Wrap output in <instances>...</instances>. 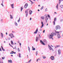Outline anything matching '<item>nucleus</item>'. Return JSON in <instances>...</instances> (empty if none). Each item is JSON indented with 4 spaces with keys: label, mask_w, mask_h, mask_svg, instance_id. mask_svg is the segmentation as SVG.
Wrapping results in <instances>:
<instances>
[{
    "label": "nucleus",
    "mask_w": 63,
    "mask_h": 63,
    "mask_svg": "<svg viewBox=\"0 0 63 63\" xmlns=\"http://www.w3.org/2000/svg\"><path fill=\"white\" fill-rule=\"evenodd\" d=\"M54 36H56V33L54 32H52L51 33V34L49 36V38L50 39H53V37Z\"/></svg>",
    "instance_id": "obj_1"
},
{
    "label": "nucleus",
    "mask_w": 63,
    "mask_h": 63,
    "mask_svg": "<svg viewBox=\"0 0 63 63\" xmlns=\"http://www.w3.org/2000/svg\"><path fill=\"white\" fill-rule=\"evenodd\" d=\"M61 28L59 25H57L55 27V29L56 30H58V29H60Z\"/></svg>",
    "instance_id": "obj_2"
},
{
    "label": "nucleus",
    "mask_w": 63,
    "mask_h": 63,
    "mask_svg": "<svg viewBox=\"0 0 63 63\" xmlns=\"http://www.w3.org/2000/svg\"><path fill=\"white\" fill-rule=\"evenodd\" d=\"M29 10V9H27L25 11L26 17H27L28 16V12H27V11H28Z\"/></svg>",
    "instance_id": "obj_3"
},
{
    "label": "nucleus",
    "mask_w": 63,
    "mask_h": 63,
    "mask_svg": "<svg viewBox=\"0 0 63 63\" xmlns=\"http://www.w3.org/2000/svg\"><path fill=\"white\" fill-rule=\"evenodd\" d=\"M48 46L49 49L50 50H52L53 51V48H51V47L50 46H49V45H48Z\"/></svg>",
    "instance_id": "obj_4"
},
{
    "label": "nucleus",
    "mask_w": 63,
    "mask_h": 63,
    "mask_svg": "<svg viewBox=\"0 0 63 63\" xmlns=\"http://www.w3.org/2000/svg\"><path fill=\"white\" fill-rule=\"evenodd\" d=\"M9 36H10L11 38H13V37H15L14 35H13V34L12 33H11L10 34H9Z\"/></svg>",
    "instance_id": "obj_5"
},
{
    "label": "nucleus",
    "mask_w": 63,
    "mask_h": 63,
    "mask_svg": "<svg viewBox=\"0 0 63 63\" xmlns=\"http://www.w3.org/2000/svg\"><path fill=\"white\" fill-rule=\"evenodd\" d=\"M58 54H59V55H60V54H61V50L60 49H58Z\"/></svg>",
    "instance_id": "obj_6"
},
{
    "label": "nucleus",
    "mask_w": 63,
    "mask_h": 63,
    "mask_svg": "<svg viewBox=\"0 0 63 63\" xmlns=\"http://www.w3.org/2000/svg\"><path fill=\"white\" fill-rule=\"evenodd\" d=\"M50 59H51L52 60H54V57L53 56H52L50 57Z\"/></svg>",
    "instance_id": "obj_7"
},
{
    "label": "nucleus",
    "mask_w": 63,
    "mask_h": 63,
    "mask_svg": "<svg viewBox=\"0 0 63 63\" xmlns=\"http://www.w3.org/2000/svg\"><path fill=\"white\" fill-rule=\"evenodd\" d=\"M28 6V4L27 3H26L25 4V5H24V7L26 9L27 8V7Z\"/></svg>",
    "instance_id": "obj_8"
},
{
    "label": "nucleus",
    "mask_w": 63,
    "mask_h": 63,
    "mask_svg": "<svg viewBox=\"0 0 63 63\" xmlns=\"http://www.w3.org/2000/svg\"><path fill=\"white\" fill-rule=\"evenodd\" d=\"M38 31V28H37L35 31L34 32V34H37Z\"/></svg>",
    "instance_id": "obj_9"
},
{
    "label": "nucleus",
    "mask_w": 63,
    "mask_h": 63,
    "mask_svg": "<svg viewBox=\"0 0 63 63\" xmlns=\"http://www.w3.org/2000/svg\"><path fill=\"white\" fill-rule=\"evenodd\" d=\"M56 18L55 17L54 20V21L53 22V23H54L53 24L54 25H55V21H56Z\"/></svg>",
    "instance_id": "obj_10"
},
{
    "label": "nucleus",
    "mask_w": 63,
    "mask_h": 63,
    "mask_svg": "<svg viewBox=\"0 0 63 63\" xmlns=\"http://www.w3.org/2000/svg\"><path fill=\"white\" fill-rule=\"evenodd\" d=\"M40 43H41V44H42L43 45H45V43H44V42H43V41H42V40H40Z\"/></svg>",
    "instance_id": "obj_11"
},
{
    "label": "nucleus",
    "mask_w": 63,
    "mask_h": 63,
    "mask_svg": "<svg viewBox=\"0 0 63 63\" xmlns=\"http://www.w3.org/2000/svg\"><path fill=\"white\" fill-rule=\"evenodd\" d=\"M47 20H48V18H47V16H46L45 18V21L46 22H47Z\"/></svg>",
    "instance_id": "obj_12"
},
{
    "label": "nucleus",
    "mask_w": 63,
    "mask_h": 63,
    "mask_svg": "<svg viewBox=\"0 0 63 63\" xmlns=\"http://www.w3.org/2000/svg\"><path fill=\"white\" fill-rule=\"evenodd\" d=\"M57 36L58 39H59V38H60V37H61L60 36V35L59 34H57Z\"/></svg>",
    "instance_id": "obj_13"
},
{
    "label": "nucleus",
    "mask_w": 63,
    "mask_h": 63,
    "mask_svg": "<svg viewBox=\"0 0 63 63\" xmlns=\"http://www.w3.org/2000/svg\"><path fill=\"white\" fill-rule=\"evenodd\" d=\"M43 42L44 43H46V44H47V40H46V39H44L43 40Z\"/></svg>",
    "instance_id": "obj_14"
},
{
    "label": "nucleus",
    "mask_w": 63,
    "mask_h": 63,
    "mask_svg": "<svg viewBox=\"0 0 63 63\" xmlns=\"http://www.w3.org/2000/svg\"><path fill=\"white\" fill-rule=\"evenodd\" d=\"M0 63H3V60L1 59V58H0Z\"/></svg>",
    "instance_id": "obj_15"
},
{
    "label": "nucleus",
    "mask_w": 63,
    "mask_h": 63,
    "mask_svg": "<svg viewBox=\"0 0 63 63\" xmlns=\"http://www.w3.org/2000/svg\"><path fill=\"white\" fill-rule=\"evenodd\" d=\"M39 39V38L38 37H36L35 39L36 42H38V39Z\"/></svg>",
    "instance_id": "obj_16"
},
{
    "label": "nucleus",
    "mask_w": 63,
    "mask_h": 63,
    "mask_svg": "<svg viewBox=\"0 0 63 63\" xmlns=\"http://www.w3.org/2000/svg\"><path fill=\"white\" fill-rule=\"evenodd\" d=\"M32 13H33V12H32L31 10L29 11V13L30 15H31V14H32Z\"/></svg>",
    "instance_id": "obj_17"
},
{
    "label": "nucleus",
    "mask_w": 63,
    "mask_h": 63,
    "mask_svg": "<svg viewBox=\"0 0 63 63\" xmlns=\"http://www.w3.org/2000/svg\"><path fill=\"white\" fill-rule=\"evenodd\" d=\"M4 35L2 33H1V38L2 39L3 38V36Z\"/></svg>",
    "instance_id": "obj_18"
},
{
    "label": "nucleus",
    "mask_w": 63,
    "mask_h": 63,
    "mask_svg": "<svg viewBox=\"0 0 63 63\" xmlns=\"http://www.w3.org/2000/svg\"><path fill=\"white\" fill-rule=\"evenodd\" d=\"M1 47L2 50H3V51H5V50L4 49V48H3V46H1Z\"/></svg>",
    "instance_id": "obj_19"
},
{
    "label": "nucleus",
    "mask_w": 63,
    "mask_h": 63,
    "mask_svg": "<svg viewBox=\"0 0 63 63\" xmlns=\"http://www.w3.org/2000/svg\"><path fill=\"white\" fill-rule=\"evenodd\" d=\"M11 6L12 8L13 9V8H14V3L13 4H11Z\"/></svg>",
    "instance_id": "obj_20"
},
{
    "label": "nucleus",
    "mask_w": 63,
    "mask_h": 63,
    "mask_svg": "<svg viewBox=\"0 0 63 63\" xmlns=\"http://www.w3.org/2000/svg\"><path fill=\"white\" fill-rule=\"evenodd\" d=\"M10 18L11 19H13V16L11 15H10Z\"/></svg>",
    "instance_id": "obj_21"
},
{
    "label": "nucleus",
    "mask_w": 63,
    "mask_h": 63,
    "mask_svg": "<svg viewBox=\"0 0 63 63\" xmlns=\"http://www.w3.org/2000/svg\"><path fill=\"white\" fill-rule=\"evenodd\" d=\"M8 62H10V63H12V61L11 60H8Z\"/></svg>",
    "instance_id": "obj_22"
},
{
    "label": "nucleus",
    "mask_w": 63,
    "mask_h": 63,
    "mask_svg": "<svg viewBox=\"0 0 63 63\" xmlns=\"http://www.w3.org/2000/svg\"><path fill=\"white\" fill-rule=\"evenodd\" d=\"M60 7L61 8L63 9V5H61V6H60Z\"/></svg>",
    "instance_id": "obj_23"
},
{
    "label": "nucleus",
    "mask_w": 63,
    "mask_h": 63,
    "mask_svg": "<svg viewBox=\"0 0 63 63\" xmlns=\"http://www.w3.org/2000/svg\"><path fill=\"white\" fill-rule=\"evenodd\" d=\"M60 47V46L58 45V46H56L55 47V48H57V47Z\"/></svg>",
    "instance_id": "obj_24"
},
{
    "label": "nucleus",
    "mask_w": 63,
    "mask_h": 63,
    "mask_svg": "<svg viewBox=\"0 0 63 63\" xmlns=\"http://www.w3.org/2000/svg\"><path fill=\"white\" fill-rule=\"evenodd\" d=\"M23 7H21V12L22 11V10H23Z\"/></svg>",
    "instance_id": "obj_25"
},
{
    "label": "nucleus",
    "mask_w": 63,
    "mask_h": 63,
    "mask_svg": "<svg viewBox=\"0 0 63 63\" xmlns=\"http://www.w3.org/2000/svg\"><path fill=\"white\" fill-rule=\"evenodd\" d=\"M15 24L16 25V26H17V24L16 23V22H15Z\"/></svg>",
    "instance_id": "obj_26"
},
{
    "label": "nucleus",
    "mask_w": 63,
    "mask_h": 63,
    "mask_svg": "<svg viewBox=\"0 0 63 63\" xmlns=\"http://www.w3.org/2000/svg\"><path fill=\"white\" fill-rule=\"evenodd\" d=\"M11 52L10 53V54H13L14 53V51H11Z\"/></svg>",
    "instance_id": "obj_27"
},
{
    "label": "nucleus",
    "mask_w": 63,
    "mask_h": 63,
    "mask_svg": "<svg viewBox=\"0 0 63 63\" xmlns=\"http://www.w3.org/2000/svg\"><path fill=\"white\" fill-rule=\"evenodd\" d=\"M20 17L19 18V20H18V22H19V21H20Z\"/></svg>",
    "instance_id": "obj_28"
},
{
    "label": "nucleus",
    "mask_w": 63,
    "mask_h": 63,
    "mask_svg": "<svg viewBox=\"0 0 63 63\" xmlns=\"http://www.w3.org/2000/svg\"><path fill=\"white\" fill-rule=\"evenodd\" d=\"M11 45H13L14 44V43H13V42L12 41H11Z\"/></svg>",
    "instance_id": "obj_29"
},
{
    "label": "nucleus",
    "mask_w": 63,
    "mask_h": 63,
    "mask_svg": "<svg viewBox=\"0 0 63 63\" xmlns=\"http://www.w3.org/2000/svg\"><path fill=\"white\" fill-rule=\"evenodd\" d=\"M44 8V6H42L40 10H43V8Z\"/></svg>",
    "instance_id": "obj_30"
},
{
    "label": "nucleus",
    "mask_w": 63,
    "mask_h": 63,
    "mask_svg": "<svg viewBox=\"0 0 63 63\" xmlns=\"http://www.w3.org/2000/svg\"><path fill=\"white\" fill-rule=\"evenodd\" d=\"M19 57H21L20 56H21V54L20 53H19Z\"/></svg>",
    "instance_id": "obj_31"
},
{
    "label": "nucleus",
    "mask_w": 63,
    "mask_h": 63,
    "mask_svg": "<svg viewBox=\"0 0 63 63\" xmlns=\"http://www.w3.org/2000/svg\"><path fill=\"white\" fill-rule=\"evenodd\" d=\"M55 32L56 33H59V32H58L56 31H55Z\"/></svg>",
    "instance_id": "obj_32"
},
{
    "label": "nucleus",
    "mask_w": 63,
    "mask_h": 63,
    "mask_svg": "<svg viewBox=\"0 0 63 63\" xmlns=\"http://www.w3.org/2000/svg\"><path fill=\"white\" fill-rule=\"evenodd\" d=\"M43 59H45V58H46V57L45 56H43Z\"/></svg>",
    "instance_id": "obj_33"
},
{
    "label": "nucleus",
    "mask_w": 63,
    "mask_h": 63,
    "mask_svg": "<svg viewBox=\"0 0 63 63\" xmlns=\"http://www.w3.org/2000/svg\"><path fill=\"white\" fill-rule=\"evenodd\" d=\"M41 24H42V25L43 26H44V24L43 23V22H41Z\"/></svg>",
    "instance_id": "obj_34"
},
{
    "label": "nucleus",
    "mask_w": 63,
    "mask_h": 63,
    "mask_svg": "<svg viewBox=\"0 0 63 63\" xmlns=\"http://www.w3.org/2000/svg\"><path fill=\"white\" fill-rule=\"evenodd\" d=\"M39 38H41V36L40 34H39Z\"/></svg>",
    "instance_id": "obj_35"
},
{
    "label": "nucleus",
    "mask_w": 63,
    "mask_h": 63,
    "mask_svg": "<svg viewBox=\"0 0 63 63\" xmlns=\"http://www.w3.org/2000/svg\"><path fill=\"white\" fill-rule=\"evenodd\" d=\"M32 50H35L36 49L35 48H33L32 49Z\"/></svg>",
    "instance_id": "obj_36"
},
{
    "label": "nucleus",
    "mask_w": 63,
    "mask_h": 63,
    "mask_svg": "<svg viewBox=\"0 0 63 63\" xmlns=\"http://www.w3.org/2000/svg\"><path fill=\"white\" fill-rule=\"evenodd\" d=\"M5 58V57H2V59L3 60H4Z\"/></svg>",
    "instance_id": "obj_37"
},
{
    "label": "nucleus",
    "mask_w": 63,
    "mask_h": 63,
    "mask_svg": "<svg viewBox=\"0 0 63 63\" xmlns=\"http://www.w3.org/2000/svg\"><path fill=\"white\" fill-rule=\"evenodd\" d=\"M17 50L18 51H20V50H19V48H18L17 49Z\"/></svg>",
    "instance_id": "obj_38"
},
{
    "label": "nucleus",
    "mask_w": 63,
    "mask_h": 63,
    "mask_svg": "<svg viewBox=\"0 0 63 63\" xmlns=\"http://www.w3.org/2000/svg\"><path fill=\"white\" fill-rule=\"evenodd\" d=\"M61 0H59V4H60L61 3Z\"/></svg>",
    "instance_id": "obj_39"
},
{
    "label": "nucleus",
    "mask_w": 63,
    "mask_h": 63,
    "mask_svg": "<svg viewBox=\"0 0 63 63\" xmlns=\"http://www.w3.org/2000/svg\"><path fill=\"white\" fill-rule=\"evenodd\" d=\"M44 17H41V18L42 19H44Z\"/></svg>",
    "instance_id": "obj_40"
},
{
    "label": "nucleus",
    "mask_w": 63,
    "mask_h": 63,
    "mask_svg": "<svg viewBox=\"0 0 63 63\" xmlns=\"http://www.w3.org/2000/svg\"><path fill=\"white\" fill-rule=\"evenodd\" d=\"M36 56L37 55V54H38V51H36Z\"/></svg>",
    "instance_id": "obj_41"
},
{
    "label": "nucleus",
    "mask_w": 63,
    "mask_h": 63,
    "mask_svg": "<svg viewBox=\"0 0 63 63\" xmlns=\"http://www.w3.org/2000/svg\"><path fill=\"white\" fill-rule=\"evenodd\" d=\"M1 21L2 22H3V19H1Z\"/></svg>",
    "instance_id": "obj_42"
},
{
    "label": "nucleus",
    "mask_w": 63,
    "mask_h": 63,
    "mask_svg": "<svg viewBox=\"0 0 63 63\" xmlns=\"http://www.w3.org/2000/svg\"><path fill=\"white\" fill-rule=\"evenodd\" d=\"M31 59L28 62L29 63H30V62H31Z\"/></svg>",
    "instance_id": "obj_43"
},
{
    "label": "nucleus",
    "mask_w": 63,
    "mask_h": 63,
    "mask_svg": "<svg viewBox=\"0 0 63 63\" xmlns=\"http://www.w3.org/2000/svg\"><path fill=\"white\" fill-rule=\"evenodd\" d=\"M47 8H46L45 10V11L47 12Z\"/></svg>",
    "instance_id": "obj_44"
},
{
    "label": "nucleus",
    "mask_w": 63,
    "mask_h": 63,
    "mask_svg": "<svg viewBox=\"0 0 63 63\" xmlns=\"http://www.w3.org/2000/svg\"><path fill=\"white\" fill-rule=\"evenodd\" d=\"M48 16L49 18H50V16L48 14Z\"/></svg>",
    "instance_id": "obj_45"
},
{
    "label": "nucleus",
    "mask_w": 63,
    "mask_h": 63,
    "mask_svg": "<svg viewBox=\"0 0 63 63\" xmlns=\"http://www.w3.org/2000/svg\"><path fill=\"white\" fill-rule=\"evenodd\" d=\"M1 5L2 6V7H4V5H3V3H2L1 4Z\"/></svg>",
    "instance_id": "obj_46"
},
{
    "label": "nucleus",
    "mask_w": 63,
    "mask_h": 63,
    "mask_svg": "<svg viewBox=\"0 0 63 63\" xmlns=\"http://www.w3.org/2000/svg\"><path fill=\"white\" fill-rule=\"evenodd\" d=\"M28 48L29 49V50H30V47H28Z\"/></svg>",
    "instance_id": "obj_47"
},
{
    "label": "nucleus",
    "mask_w": 63,
    "mask_h": 63,
    "mask_svg": "<svg viewBox=\"0 0 63 63\" xmlns=\"http://www.w3.org/2000/svg\"><path fill=\"white\" fill-rule=\"evenodd\" d=\"M45 30H44L43 31V33H45Z\"/></svg>",
    "instance_id": "obj_48"
},
{
    "label": "nucleus",
    "mask_w": 63,
    "mask_h": 63,
    "mask_svg": "<svg viewBox=\"0 0 63 63\" xmlns=\"http://www.w3.org/2000/svg\"><path fill=\"white\" fill-rule=\"evenodd\" d=\"M30 20H32V18L31 17L30 18Z\"/></svg>",
    "instance_id": "obj_49"
},
{
    "label": "nucleus",
    "mask_w": 63,
    "mask_h": 63,
    "mask_svg": "<svg viewBox=\"0 0 63 63\" xmlns=\"http://www.w3.org/2000/svg\"><path fill=\"white\" fill-rule=\"evenodd\" d=\"M19 44L20 45V46H21V43H20Z\"/></svg>",
    "instance_id": "obj_50"
},
{
    "label": "nucleus",
    "mask_w": 63,
    "mask_h": 63,
    "mask_svg": "<svg viewBox=\"0 0 63 63\" xmlns=\"http://www.w3.org/2000/svg\"><path fill=\"white\" fill-rule=\"evenodd\" d=\"M13 53H14V54H16V52H14L13 51Z\"/></svg>",
    "instance_id": "obj_51"
},
{
    "label": "nucleus",
    "mask_w": 63,
    "mask_h": 63,
    "mask_svg": "<svg viewBox=\"0 0 63 63\" xmlns=\"http://www.w3.org/2000/svg\"><path fill=\"white\" fill-rule=\"evenodd\" d=\"M44 26H42H42L41 27V28H42V27H43Z\"/></svg>",
    "instance_id": "obj_52"
},
{
    "label": "nucleus",
    "mask_w": 63,
    "mask_h": 63,
    "mask_svg": "<svg viewBox=\"0 0 63 63\" xmlns=\"http://www.w3.org/2000/svg\"><path fill=\"white\" fill-rule=\"evenodd\" d=\"M39 59H38L37 60L36 62H38V60H39Z\"/></svg>",
    "instance_id": "obj_53"
},
{
    "label": "nucleus",
    "mask_w": 63,
    "mask_h": 63,
    "mask_svg": "<svg viewBox=\"0 0 63 63\" xmlns=\"http://www.w3.org/2000/svg\"><path fill=\"white\" fill-rule=\"evenodd\" d=\"M10 47H12V48H13V47H13V46H12V45H11V46H10Z\"/></svg>",
    "instance_id": "obj_54"
},
{
    "label": "nucleus",
    "mask_w": 63,
    "mask_h": 63,
    "mask_svg": "<svg viewBox=\"0 0 63 63\" xmlns=\"http://www.w3.org/2000/svg\"><path fill=\"white\" fill-rule=\"evenodd\" d=\"M0 51H2V50H1V48H0Z\"/></svg>",
    "instance_id": "obj_55"
},
{
    "label": "nucleus",
    "mask_w": 63,
    "mask_h": 63,
    "mask_svg": "<svg viewBox=\"0 0 63 63\" xmlns=\"http://www.w3.org/2000/svg\"><path fill=\"white\" fill-rule=\"evenodd\" d=\"M60 21L61 22H62V19Z\"/></svg>",
    "instance_id": "obj_56"
},
{
    "label": "nucleus",
    "mask_w": 63,
    "mask_h": 63,
    "mask_svg": "<svg viewBox=\"0 0 63 63\" xmlns=\"http://www.w3.org/2000/svg\"><path fill=\"white\" fill-rule=\"evenodd\" d=\"M9 46H11V45L10 43H9Z\"/></svg>",
    "instance_id": "obj_57"
},
{
    "label": "nucleus",
    "mask_w": 63,
    "mask_h": 63,
    "mask_svg": "<svg viewBox=\"0 0 63 63\" xmlns=\"http://www.w3.org/2000/svg\"><path fill=\"white\" fill-rule=\"evenodd\" d=\"M10 39H11V38H10V37H9L8 38V39L10 40Z\"/></svg>",
    "instance_id": "obj_58"
},
{
    "label": "nucleus",
    "mask_w": 63,
    "mask_h": 63,
    "mask_svg": "<svg viewBox=\"0 0 63 63\" xmlns=\"http://www.w3.org/2000/svg\"><path fill=\"white\" fill-rule=\"evenodd\" d=\"M32 2L31 3H32V4H33V3H34V2H32H32Z\"/></svg>",
    "instance_id": "obj_59"
},
{
    "label": "nucleus",
    "mask_w": 63,
    "mask_h": 63,
    "mask_svg": "<svg viewBox=\"0 0 63 63\" xmlns=\"http://www.w3.org/2000/svg\"><path fill=\"white\" fill-rule=\"evenodd\" d=\"M7 34H8V33L7 32H6V35H7Z\"/></svg>",
    "instance_id": "obj_60"
},
{
    "label": "nucleus",
    "mask_w": 63,
    "mask_h": 63,
    "mask_svg": "<svg viewBox=\"0 0 63 63\" xmlns=\"http://www.w3.org/2000/svg\"><path fill=\"white\" fill-rule=\"evenodd\" d=\"M58 6H57V7H56V8H57V9H58Z\"/></svg>",
    "instance_id": "obj_61"
},
{
    "label": "nucleus",
    "mask_w": 63,
    "mask_h": 63,
    "mask_svg": "<svg viewBox=\"0 0 63 63\" xmlns=\"http://www.w3.org/2000/svg\"><path fill=\"white\" fill-rule=\"evenodd\" d=\"M42 29H40V31H42Z\"/></svg>",
    "instance_id": "obj_62"
},
{
    "label": "nucleus",
    "mask_w": 63,
    "mask_h": 63,
    "mask_svg": "<svg viewBox=\"0 0 63 63\" xmlns=\"http://www.w3.org/2000/svg\"><path fill=\"white\" fill-rule=\"evenodd\" d=\"M29 1H30V2H32V0H29Z\"/></svg>",
    "instance_id": "obj_63"
},
{
    "label": "nucleus",
    "mask_w": 63,
    "mask_h": 63,
    "mask_svg": "<svg viewBox=\"0 0 63 63\" xmlns=\"http://www.w3.org/2000/svg\"><path fill=\"white\" fill-rule=\"evenodd\" d=\"M38 12H39V11H40V10H39V9H38Z\"/></svg>",
    "instance_id": "obj_64"
}]
</instances>
